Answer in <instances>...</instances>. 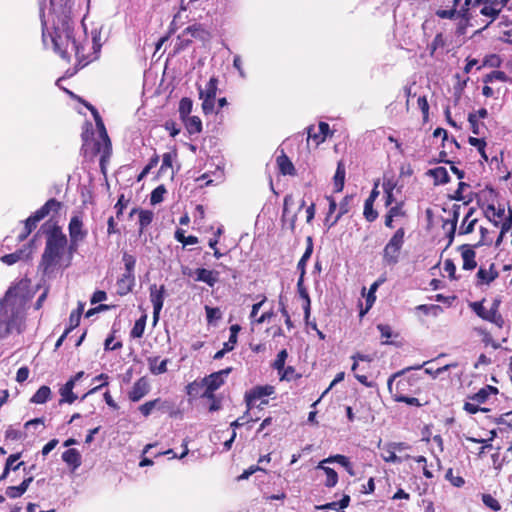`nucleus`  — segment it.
Returning <instances> with one entry per match:
<instances>
[{"instance_id": "obj_1", "label": "nucleus", "mask_w": 512, "mask_h": 512, "mask_svg": "<svg viewBox=\"0 0 512 512\" xmlns=\"http://www.w3.org/2000/svg\"><path fill=\"white\" fill-rule=\"evenodd\" d=\"M71 10L72 0H50L48 19L43 20V41L47 45L49 39L54 51L63 59L69 61L74 56L84 67L98 56L101 48L97 40L99 33L94 32L91 41L82 39L80 29L77 34L74 32Z\"/></svg>"}, {"instance_id": "obj_2", "label": "nucleus", "mask_w": 512, "mask_h": 512, "mask_svg": "<svg viewBox=\"0 0 512 512\" xmlns=\"http://www.w3.org/2000/svg\"><path fill=\"white\" fill-rule=\"evenodd\" d=\"M28 287V282L21 280L10 286L0 300V337L24 329Z\"/></svg>"}, {"instance_id": "obj_3", "label": "nucleus", "mask_w": 512, "mask_h": 512, "mask_svg": "<svg viewBox=\"0 0 512 512\" xmlns=\"http://www.w3.org/2000/svg\"><path fill=\"white\" fill-rule=\"evenodd\" d=\"M67 246L66 235L59 227H54L47 236L46 245L42 254L41 266L44 272L60 265Z\"/></svg>"}, {"instance_id": "obj_4", "label": "nucleus", "mask_w": 512, "mask_h": 512, "mask_svg": "<svg viewBox=\"0 0 512 512\" xmlns=\"http://www.w3.org/2000/svg\"><path fill=\"white\" fill-rule=\"evenodd\" d=\"M485 300L474 301L469 303V308L482 320L490 322L502 328L504 326V319L499 312L500 300L495 299L489 308L484 306Z\"/></svg>"}, {"instance_id": "obj_5", "label": "nucleus", "mask_w": 512, "mask_h": 512, "mask_svg": "<svg viewBox=\"0 0 512 512\" xmlns=\"http://www.w3.org/2000/svg\"><path fill=\"white\" fill-rule=\"evenodd\" d=\"M405 229L399 227L383 249V262L387 265H395L400 257L404 244Z\"/></svg>"}, {"instance_id": "obj_6", "label": "nucleus", "mask_w": 512, "mask_h": 512, "mask_svg": "<svg viewBox=\"0 0 512 512\" xmlns=\"http://www.w3.org/2000/svg\"><path fill=\"white\" fill-rule=\"evenodd\" d=\"M61 208V203L56 199L48 200L40 209H38L32 216L26 219L24 225V232L21 233L18 238L24 240L33 229H35L37 223L46 217L51 211L58 212Z\"/></svg>"}, {"instance_id": "obj_7", "label": "nucleus", "mask_w": 512, "mask_h": 512, "mask_svg": "<svg viewBox=\"0 0 512 512\" xmlns=\"http://www.w3.org/2000/svg\"><path fill=\"white\" fill-rule=\"evenodd\" d=\"M423 365H418L415 367L406 368L400 372H397L388 380V390L391 393L393 399L395 401L401 400L403 397L407 395L410 391V387L412 386V379L410 377H402L395 382V379L401 375H403L406 371L411 369H420Z\"/></svg>"}, {"instance_id": "obj_8", "label": "nucleus", "mask_w": 512, "mask_h": 512, "mask_svg": "<svg viewBox=\"0 0 512 512\" xmlns=\"http://www.w3.org/2000/svg\"><path fill=\"white\" fill-rule=\"evenodd\" d=\"M68 231L70 236V256L65 267L70 265L73 252L77 250L78 244L84 241L87 236V230L84 229L82 218L78 215H75L70 219Z\"/></svg>"}, {"instance_id": "obj_9", "label": "nucleus", "mask_w": 512, "mask_h": 512, "mask_svg": "<svg viewBox=\"0 0 512 512\" xmlns=\"http://www.w3.org/2000/svg\"><path fill=\"white\" fill-rule=\"evenodd\" d=\"M499 277V271L494 262L482 263L475 274L474 284L479 289L489 288Z\"/></svg>"}, {"instance_id": "obj_10", "label": "nucleus", "mask_w": 512, "mask_h": 512, "mask_svg": "<svg viewBox=\"0 0 512 512\" xmlns=\"http://www.w3.org/2000/svg\"><path fill=\"white\" fill-rule=\"evenodd\" d=\"M218 79L211 77L205 88L199 87V98L202 100V110L204 114H211L215 107V98L217 92Z\"/></svg>"}, {"instance_id": "obj_11", "label": "nucleus", "mask_w": 512, "mask_h": 512, "mask_svg": "<svg viewBox=\"0 0 512 512\" xmlns=\"http://www.w3.org/2000/svg\"><path fill=\"white\" fill-rule=\"evenodd\" d=\"M275 388L272 385H264V386H256L246 392L245 394V402L248 410H250L258 400L261 401V404H268L267 397L274 394Z\"/></svg>"}, {"instance_id": "obj_12", "label": "nucleus", "mask_w": 512, "mask_h": 512, "mask_svg": "<svg viewBox=\"0 0 512 512\" xmlns=\"http://www.w3.org/2000/svg\"><path fill=\"white\" fill-rule=\"evenodd\" d=\"M406 449V445L404 443H388L381 447V457L385 462L388 463H400L404 460L412 458L407 455L404 458L396 455L397 451H402Z\"/></svg>"}, {"instance_id": "obj_13", "label": "nucleus", "mask_w": 512, "mask_h": 512, "mask_svg": "<svg viewBox=\"0 0 512 512\" xmlns=\"http://www.w3.org/2000/svg\"><path fill=\"white\" fill-rule=\"evenodd\" d=\"M96 123V127L99 131V136L101 140L96 143V152L101 153V164H103L104 160L110 156L111 152V142L108 137L106 128L102 120H98Z\"/></svg>"}, {"instance_id": "obj_14", "label": "nucleus", "mask_w": 512, "mask_h": 512, "mask_svg": "<svg viewBox=\"0 0 512 512\" xmlns=\"http://www.w3.org/2000/svg\"><path fill=\"white\" fill-rule=\"evenodd\" d=\"M96 123V127L99 131V136L101 140L96 143V152L101 153V164H103L104 160L110 156L111 152V142L108 137L106 128L102 120H98Z\"/></svg>"}, {"instance_id": "obj_15", "label": "nucleus", "mask_w": 512, "mask_h": 512, "mask_svg": "<svg viewBox=\"0 0 512 512\" xmlns=\"http://www.w3.org/2000/svg\"><path fill=\"white\" fill-rule=\"evenodd\" d=\"M389 210L385 215V226L393 229L396 227V224L401 220L406 218V211L404 209V202H396L395 205L389 206Z\"/></svg>"}, {"instance_id": "obj_16", "label": "nucleus", "mask_w": 512, "mask_h": 512, "mask_svg": "<svg viewBox=\"0 0 512 512\" xmlns=\"http://www.w3.org/2000/svg\"><path fill=\"white\" fill-rule=\"evenodd\" d=\"M164 286L158 287L156 284L150 286V300L153 305V320L156 323L164 303Z\"/></svg>"}, {"instance_id": "obj_17", "label": "nucleus", "mask_w": 512, "mask_h": 512, "mask_svg": "<svg viewBox=\"0 0 512 512\" xmlns=\"http://www.w3.org/2000/svg\"><path fill=\"white\" fill-rule=\"evenodd\" d=\"M473 6H482L480 9V14L488 17L490 22L494 21L501 12V8L499 4L495 0H474L471 2Z\"/></svg>"}, {"instance_id": "obj_18", "label": "nucleus", "mask_w": 512, "mask_h": 512, "mask_svg": "<svg viewBox=\"0 0 512 512\" xmlns=\"http://www.w3.org/2000/svg\"><path fill=\"white\" fill-rule=\"evenodd\" d=\"M231 372V368L223 369L218 372H214L202 379L204 388H208L210 390L216 391L219 389L224 383Z\"/></svg>"}, {"instance_id": "obj_19", "label": "nucleus", "mask_w": 512, "mask_h": 512, "mask_svg": "<svg viewBox=\"0 0 512 512\" xmlns=\"http://www.w3.org/2000/svg\"><path fill=\"white\" fill-rule=\"evenodd\" d=\"M478 226H479V220L475 216V211L472 208H470L461 221V224L458 228V234L459 235H470L476 229H478Z\"/></svg>"}, {"instance_id": "obj_20", "label": "nucleus", "mask_w": 512, "mask_h": 512, "mask_svg": "<svg viewBox=\"0 0 512 512\" xmlns=\"http://www.w3.org/2000/svg\"><path fill=\"white\" fill-rule=\"evenodd\" d=\"M150 390V384L147 378L141 377L138 379L129 392V399L133 402H137L148 394Z\"/></svg>"}, {"instance_id": "obj_21", "label": "nucleus", "mask_w": 512, "mask_h": 512, "mask_svg": "<svg viewBox=\"0 0 512 512\" xmlns=\"http://www.w3.org/2000/svg\"><path fill=\"white\" fill-rule=\"evenodd\" d=\"M472 0H464V4L459 11L455 8L446 7L445 9H438L436 15L442 19H453L456 16L466 18V14L469 10Z\"/></svg>"}, {"instance_id": "obj_22", "label": "nucleus", "mask_w": 512, "mask_h": 512, "mask_svg": "<svg viewBox=\"0 0 512 512\" xmlns=\"http://www.w3.org/2000/svg\"><path fill=\"white\" fill-rule=\"evenodd\" d=\"M329 125L325 122H320L318 126V132L315 131L314 126H310L307 129L308 132V141L312 140L316 146L325 141L328 133H329Z\"/></svg>"}, {"instance_id": "obj_23", "label": "nucleus", "mask_w": 512, "mask_h": 512, "mask_svg": "<svg viewBox=\"0 0 512 512\" xmlns=\"http://www.w3.org/2000/svg\"><path fill=\"white\" fill-rule=\"evenodd\" d=\"M383 191L385 194V206L389 207L393 204H396L397 197L396 194L400 192V189L397 188V184L394 179H385L383 182Z\"/></svg>"}, {"instance_id": "obj_24", "label": "nucleus", "mask_w": 512, "mask_h": 512, "mask_svg": "<svg viewBox=\"0 0 512 512\" xmlns=\"http://www.w3.org/2000/svg\"><path fill=\"white\" fill-rule=\"evenodd\" d=\"M195 281L204 282L210 287H213L219 279V273L213 270H208L205 268H198L194 272Z\"/></svg>"}, {"instance_id": "obj_25", "label": "nucleus", "mask_w": 512, "mask_h": 512, "mask_svg": "<svg viewBox=\"0 0 512 512\" xmlns=\"http://www.w3.org/2000/svg\"><path fill=\"white\" fill-rule=\"evenodd\" d=\"M292 202H293V198L291 195H287L284 198L282 222H283L284 226H287L291 231H294L295 223H296V214L290 213V211H289V205L292 204Z\"/></svg>"}, {"instance_id": "obj_26", "label": "nucleus", "mask_w": 512, "mask_h": 512, "mask_svg": "<svg viewBox=\"0 0 512 512\" xmlns=\"http://www.w3.org/2000/svg\"><path fill=\"white\" fill-rule=\"evenodd\" d=\"M135 276L134 273H124L121 278L117 281V293L119 295H126L134 286Z\"/></svg>"}, {"instance_id": "obj_27", "label": "nucleus", "mask_w": 512, "mask_h": 512, "mask_svg": "<svg viewBox=\"0 0 512 512\" xmlns=\"http://www.w3.org/2000/svg\"><path fill=\"white\" fill-rule=\"evenodd\" d=\"M461 257L463 260V269L472 270L477 266L475 257V251L469 245H464L461 247Z\"/></svg>"}, {"instance_id": "obj_28", "label": "nucleus", "mask_w": 512, "mask_h": 512, "mask_svg": "<svg viewBox=\"0 0 512 512\" xmlns=\"http://www.w3.org/2000/svg\"><path fill=\"white\" fill-rule=\"evenodd\" d=\"M378 195H379V192L377 190V186H375V188L371 191L370 196L365 201L364 216L369 222L374 221L378 216V213L373 208L374 201Z\"/></svg>"}, {"instance_id": "obj_29", "label": "nucleus", "mask_w": 512, "mask_h": 512, "mask_svg": "<svg viewBox=\"0 0 512 512\" xmlns=\"http://www.w3.org/2000/svg\"><path fill=\"white\" fill-rule=\"evenodd\" d=\"M498 394V389L491 385H486L482 387L478 392L471 395V399L478 402L480 405L486 403L491 396H496Z\"/></svg>"}, {"instance_id": "obj_30", "label": "nucleus", "mask_w": 512, "mask_h": 512, "mask_svg": "<svg viewBox=\"0 0 512 512\" xmlns=\"http://www.w3.org/2000/svg\"><path fill=\"white\" fill-rule=\"evenodd\" d=\"M62 459L67 465H69L72 468L73 471L79 468L81 465V455L78 452V450L74 448L66 450L62 454Z\"/></svg>"}, {"instance_id": "obj_31", "label": "nucleus", "mask_w": 512, "mask_h": 512, "mask_svg": "<svg viewBox=\"0 0 512 512\" xmlns=\"http://www.w3.org/2000/svg\"><path fill=\"white\" fill-rule=\"evenodd\" d=\"M73 388H74V380H69L66 382L65 385H63L59 389V393L61 396V399L59 401L60 404H62V403L71 404L77 399V396L73 393Z\"/></svg>"}, {"instance_id": "obj_32", "label": "nucleus", "mask_w": 512, "mask_h": 512, "mask_svg": "<svg viewBox=\"0 0 512 512\" xmlns=\"http://www.w3.org/2000/svg\"><path fill=\"white\" fill-rule=\"evenodd\" d=\"M327 463H323V460L318 463L316 466V469L322 470L326 475V480L324 482L326 487L332 488L334 487L338 482V474L337 472L326 466Z\"/></svg>"}, {"instance_id": "obj_33", "label": "nucleus", "mask_w": 512, "mask_h": 512, "mask_svg": "<svg viewBox=\"0 0 512 512\" xmlns=\"http://www.w3.org/2000/svg\"><path fill=\"white\" fill-rule=\"evenodd\" d=\"M168 360H160L159 357H150L148 359L149 370L154 375L163 374L167 371Z\"/></svg>"}, {"instance_id": "obj_34", "label": "nucleus", "mask_w": 512, "mask_h": 512, "mask_svg": "<svg viewBox=\"0 0 512 512\" xmlns=\"http://www.w3.org/2000/svg\"><path fill=\"white\" fill-rule=\"evenodd\" d=\"M182 121L189 134H198L202 131V121L198 116H188Z\"/></svg>"}, {"instance_id": "obj_35", "label": "nucleus", "mask_w": 512, "mask_h": 512, "mask_svg": "<svg viewBox=\"0 0 512 512\" xmlns=\"http://www.w3.org/2000/svg\"><path fill=\"white\" fill-rule=\"evenodd\" d=\"M277 165L283 175H295L294 165L284 153L277 157Z\"/></svg>"}, {"instance_id": "obj_36", "label": "nucleus", "mask_w": 512, "mask_h": 512, "mask_svg": "<svg viewBox=\"0 0 512 512\" xmlns=\"http://www.w3.org/2000/svg\"><path fill=\"white\" fill-rule=\"evenodd\" d=\"M335 462L342 465L351 476L354 475L352 465L346 456L337 454V455H332V456H329L328 458L323 459V463H335Z\"/></svg>"}, {"instance_id": "obj_37", "label": "nucleus", "mask_w": 512, "mask_h": 512, "mask_svg": "<svg viewBox=\"0 0 512 512\" xmlns=\"http://www.w3.org/2000/svg\"><path fill=\"white\" fill-rule=\"evenodd\" d=\"M177 159V150L173 148L171 151L164 153L162 156V165L160 167V171L166 172L167 170L173 171V163Z\"/></svg>"}, {"instance_id": "obj_38", "label": "nucleus", "mask_w": 512, "mask_h": 512, "mask_svg": "<svg viewBox=\"0 0 512 512\" xmlns=\"http://www.w3.org/2000/svg\"><path fill=\"white\" fill-rule=\"evenodd\" d=\"M429 174L433 177L436 184H445L449 181L448 170L445 167H436L429 170Z\"/></svg>"}, {"instance_id": "obj_39", "label": "nucleus", "mask_w": 512, "mask_h": 512, "mask_svg": "<svg viewBox=\"0 0 512 512\" xmlns=\"http://www.w3.org/2000/svg\"><path fill=\"white\" fill-rule=\"evenodd\" d=\"M51 390L48 386H41L36 393L32 396L31 402L35 404H44L49 400Z\"/></svg>"}, {"instance_id": "obj_40", "label": "nucleus", "mask_w": 512, "mask_h": 512, "mask_svg": "<svg viewBox=\"0 0 512 512\" xmlns=\"http://www.w3.org/2000/svg\"><path fill=\"white\" fill-rule=\"evenodd\" d=\"M187 33H189L191 39H199L206 41L209 39V33L200 25H192L187 27Z\"/></svg>"}, {"instance_id": "obj_41", "label": "nucleus", "mask_w": 512, "mask_h": 512, "mask_svg": "<svg viewBox=\"0 0 512 512\" xmlns=\"http://www.w3.org/2000/svg\"><path fill=\"white\" fill-rule=\"evenodd\" d=\"M345 180V167L342 162L338 163L336 173L334 176V187L336 192L342 191Z\"/></svg>"}, {"instance_id": "obj_42", "label": "nucleus", "mask_w": 512, "mask_h": 512, "mask_svg": "<svg viewBox=\"0 0 512 512\" xmlns=\"http://www.w3.org/2000/svg\"><path fill=\"white\" fill-rule=\"evenodd\" d=\"M478 230L480 235L474 246L478 247L483 245H491L493 243V238L490 234V231L480 224L478 226Z\"/></svg>"}, {"instance_id": "obj_43", "label": "nucleus", "mask_w": 512, "mask_h": 512, "mask_svg": "<svg viewBox=\"0 0 512 512\" xmlns=\"http://www.w3.org/2000/svg\"><path fill=\"white\" fill-rule=\"evenodd\" d=\"M83 310L84 303L79 302L77 309L71 312L69 317V326L67 328L70 329V332L79 325Z\"/></svg>"}, {"instance_id": "obj_44", "label": "nucleus", "mask_w": 512, "mask_h": 512, "mask_svg": "<svg viewBox=\"0 0 512 512\" xmlns=\"http://www.w3.org/2000/svg\"><path fill=\"white\" fill-rule=\"evenodd\" d=\"M193 102L190 98H182L179 103V116L182 119L187 118L190 116V113L192 111Z\"/></svg>"}, {"instance_id": "obj_45", "label": "nucleus", "mask_w": 512, "mask_h": 512, "mask_svg": "<svg viewBox=\"0 0 512 512\" xmlns=\"http://www.w3.org/2000/svg\"><path fill=\"white\" fill-rule=\"evenodd\" d=\"M153 220V213L148 210L139 211V232L142 233L144 229L151 224Z\"/></svg>"}, {"instance_id": "obj_46", "label": "nucleus", "mask_w": 512, "mask_h": 512, "mask_svg": "<svg viewBox=\"0 0 512 512\" xmlns=\"http://www.w3.org/2000/svg\"><path fill=\"white\" fill-rule=\"evenodd\" d=\"M297 286H298V291H299L300 296L305 300L304 311H305V317L308 318L310 315V298H309L307 291L303 288V276L302 275L297 283Z\"/></svg>"}, {"instance_id": "obj_47", "label": "nucleus", "mask_w": 512, "mask_h": 512, "mask_svg": "<svg viewBox=\"0 0 512 512\" xmlns=\"http://www.w3.org/2000/svg\"><path fill=\"white\" fill-rule=\"evenodd\" d=\"M464 410L469 414H475L479 411L487 412L489 409L481 408L480 404L475 400L471 399V396L468 397V400L464 404Z\"/></svg>"}, {"instance_id": "obj_48", "label": "nucleus", "mask_w": 512, "mask_h": 512, "mask_svg": "<svg viewBox=\"0 0 512 512\" xmlns=\"http://www.w3.org/2000/svg\"><path fill=\"white\" fill-rule=\"evenodd\" d=\"M497 227L500 228V233L495 241V246L499 247L504 240L505 234L512 228V217L510 216L506 222H504L502 225H498Z\"/></svg>"}, {"instance_id": "obj_49", "label": "nucleus", "mask_w": 512, "mask_h": 512, "mask_svg": "<svg viewBox=\"0 0 512 512\" xmlns=\"http://www.w3.org/2000/svg\"><path fill=\"white\" fill-rule=\"evenodd\" d=\"M145 325H146V317H142L140 319H138L132 330H131V336L133 338H141L143 336V333H144V330H145Z\"/></svg>"}, {"instance_id": "obj_50", "label": "nucleus", "mask_w": 512, "mask_h": 512, "mask_svg": "<svg viewBox=\"0 0 512 512\" xmlns=\"http://www.w3.org/2000/svg\"><path fill=\"white\" fill-rule=\"evenodd\" d=\"M421 468L423 475L431 479L434 477L433 472L430 470V468L427 465V459L424 456H417L412 458Z\"/></svg>"}, {"instance_id": "obj_51", "label": "nucleus", "mask_w": 512, "mask_h": 512, "mask_svg": "<svg viewBox=\"0 0 512 512\" xmlns=\"http://www.w3.org/2000/svg\"><path fill=\"white\" fill-rule=\"evenodd\" d=\"M175 238L177 241L181 242L183 245H194L198 243V238L195 236H185L184 230L178 229L175 232Z\"/></svg>"}, {"instance_id": "obj_52", "label": "nucleus", "mask_w": 512, "mask_h": 512, "mask_svg": "<svg viewBox=\"0 0 512 512\" xmlns=\"http://www.w3.org/2000/svg\"><path fill=\"white\" fill-rule=\"evenodd\" d=\"M468 142H469L470 145H472V146L477 148V150L479 151V153L481 154L482 158L485 161L488 160V156L485 153L486 142L483 139L475 138V137H470L468 139Z\"/></svg>"}, {"instance_id": "obj_53", "label": "nucleus", "mask_w": 512, "mask_h": 512, "mask_svg": "<svg viewBox=\"0 0 512 512\" xmlns=\"http://www.w3.org/2000/svg\"><path fill=\"white\" fill-rule=\"evenodd\" d=\"M483 81L485 83H490V82H493V81L506 82L507 81V75L503 71L496 70V71H492L491 73L487 74L484 77Z\"/></svg>"}, {"instance_id": "obj_54", "label": "nucleus", "mask_w": 512, "mask_h": 512, "mask_svg": "<svg viewBox=\"0 0 512 512\" xmlns=\"http://www.w3.org/2000/svg\"><path fill=\"white\" fill-rule=\"evenodd\" d=\"M482 501L486 507L493 511H499L501 509L499 502L491 494H482Z\"/></svg>"}, {"instance_id": "obj_55", "label": "nucleus", "mask_w": 512, "mask_h": 512, "mask_svg": "<svg viewBox=\"0 0 512 512\" xmlns=\"http://www.w3.org/2000/svg\"><path fill=\"white\" fill-rule=\"evenodd\" d=\"M287 357H288V353L285 349L281 350L277 354V357L273 363V367L276 370H278L279 373H281V371L284 369Z\"/></svg>"}, {"instance_id": "obj_56", "label": "nucleus", "mask_w": 512, "mask_h": 512, "mask_svg": "<svg viewBox=\"0 0 512 512\" xmlns=\"http://www.w3.org/2000/svg\"><path fill=\"white\" fill-rule=\"evenodd\" d=\"M445 46V40L441 33L437 34L429 45L430 55L433 56L438 48Z\"/></svg>"}, {"instance_id": "obj_57", "label": "nucleus", "mask_w": 512, "mask_h": 512, "mask_svg": "<svg viewBox=\"0 0 512 512\" xmlns=\"http://www.w3.org/2000/svg\"><path fill=\"white\" fill-rule=\"evenodd\" d=\"M203 389H204V386H203L202 380L199 382L194 381L187 386V394L190 396H198V395L201 396Z\"/></svg>"}, {"instance_id": "obj_58", "label": "nucleus", "mask_w": 512, "mask_h": 512, "mask_svg": "<svg viewBox=\"0 0 512 512\" xmlns=\"http://www.w3.org/2000/svg\"><path fill=\"white\" fill-rule=\"evenodd\" d=\"M468 121L470 123L473 134H481V130L484 127L483 123H480L477 119V114H469Z\"/></svg>"}, {"instance_id": "obj_59", "label": "nucleus", "mask_w": 512, "mask_h": 512, "mask_svg": "<svg viewBox=\"0 0 512 512\" xmlns=\"http://www.w3.org/2000/svg\"><path fill=\"white\" fill-rule=\"evenodd\" d=\"M160 403V399H154L142 404L139 407L140 412L145 416H149L152 410Z\"/></svg>"}, {"instance_id": "obj_60", "label": "nucleus", "mask_w": 512, "mask_h": 512, "mask_svg": "<svg viewBox=\"0 0 512 512\" xmlns=\"http://www.w3.org/2000/svg\"><path fill=\"white\" fill-rule=\"evenodd\" d=\"M416 310L423 312L424 314L438 315L442 311V308L438 305H418Z\"/></svg>"}, {"instance_id": "obj_61", "label": "nucleus", "mask_w": 512, "mask_h": 512, "mask_svg": "<svg viewBox=\"0 0 512 512\" xmlns=\"http://www.w3.org/2000/svg\"><path fill=\"white\" fill-rule=\"evenodd\" d=\"M165 192H166V190L163 186H158L157 188H155L151 193V198H150L151 203L153 205L160 203L163 200V196H164Z\"/></svg>"}, {"instance_id": "obj_62", "label": "nucleus", "mask_w": 512, "mask_h": 512, "mask_svg": "<svg viewBox=\"0 0 512 512\" xmlns=\"http://www.w3.org/2000/svg\"><path fill=\"white\" fill-rule=\"evenodd\" d=\"M192 42V39L187 33V28L178 36V42L176 44L177 49H184Z\"/></svg>"}, {"instance_id": "obj_63", "label": "nucleus", "mask_w": 512, "mask_h": 512, "mask_svg": "<svg viewBox=\"0 0 512 512\" xmlns=\"http://www.w3.org/2000/svg\"><path fill=\"white\" fill-rule=\"evenodd\" d=\"M123 262H124V265H125V273H134V267H135V264H136V259L134 256L128 254V253H124L123 255Z\"/></svg>"}, {"instance_id": "obj_64", "label": "nucleus", "mask_w": 512, "mask_h": 512, "mask_svg": "<svg viewBox=\"0 0 512 512\" xmlns=\"http://www.w3.org/2000/svg\"><path fill=\"white\" fill-rule=\"evenodd\" d=\"M22 257V252H15L11 254H7L1 257V261L6 265H12L18 262Z\"/></svg>"}]
</instances>
